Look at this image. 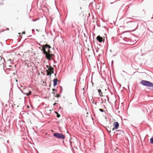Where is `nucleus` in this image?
<instances>
[{
    "label": "nucleus",
    "mask_w": 153,
    "mask_h": 153,
    "mask_svg": "<svg viewBox=\"0 0 153 153\" xmlns=\"http://www.w3.org/2000/svg\"><path fill=\"white\" fill-rule=\"evenodd\" d=\"M62 93V92L60 91L59 94H60Z\"/></svg>",
    "instance_id": "obj_41"
},
{
    "label": "nucleus",
    "mask_w": 153,
    "mask_h": 153,
    "mask_svg": "<svg viewBox=\"0 0 153 153\" xmlns=\"http://www.w3.org/2000/svg\"><path fill=\"white\" fill-rule=\"evenodd\" d=\"M4 0H0V5L3 4V3L1 2V1H3Z\"/></svg>",
    "instance_id": "obj_23"
},
{
    "label": "nucleus",
    "mask_w": 153,
    "mask_h": 153,
    "mask_svg": "<svg viewBox=\"0 0 153 153\" xmlns=\"http://www.w3.org/2000/svg\"><path fill=\"white\" fill-rule=\"evenodd\" d=\"M113 63H114V61L113 60H112L111 61V65H113Z\"/></svg>",
    "instance_id": "obj_27"
},
{
    "label": "nucleus",
    "mask_w": 153,
    "mask_h": 153,
    "mask_svg": "<svg viewBox=\"0 0 153 153\" xmlns=\"http://www.w3.org/2000/svg\"><path fill=\"white\" fill-rule=\"evenodd\" d=\"M25 34V31H23L22 32V34Z\"/></svg>",
    "instance_id": "obj_28"
},
{
    "label": "nucleus",
    "mask_w": 153,
    "mask_h": 153,
    "mask_svg": "<svg viewBox=\"0 0 153 153\" xmlns=\"http://www.w3.org/2000/svg\"><path fill=\"white\" fill-rule=\"evenodd\" d=\"M96 39L100 42H104L105 40L104 39H103L102 37H101L100 36H97Z\"/></svg>",
    "instance_id": "obj_7"
},
{
    "label": "nucleus",
    "mask_w": 153,
    "mask_h": 153,
    "mask_svg": "<svg viewBox=\"0 0 153 153\" xmlns=\"http://www.w3.org/2000/svg\"><path fill=\"white\" fill-rule=\"evenodd\" d=\"M1 45H3L2 43L1 42Z\"/></svg>",
    "instance_id": "obj_42"
},
{
    "label": "nucleus",
    "mask_w": 153,
    "mask_h": 153,
    "mask_svg": "<svg viewBox=\"0 0 153 153\" xmlns=\"http://www.w3.org/2000/svg\"><path fill=\"white\" fill-rule=\"evenodd\" d=\"M53 86L55 87L57 84V79L56 78H55L53 79Z\"/></svg>",
    "instance_id": "obj_10"
},
{
    "label": "nucleus",
    "mask_w": 153,
    "mask_h": 153,
    "mask_svg": "<svg viewBox=\"0 0 153 153\" xmlns=\"http://www.w3.org/2000/svg\"><path fill=\"white\" fill-rule=\"evenodd\" d=\"M114 129H115V128L114 127L112 129V130L114 131Z\"/></svg>",
    "instance_id": "obj_29"
},
{
    "label": "nucleus",
    "mask_w": 153,
    "mask_h": 153,
    "mask_svg": "<svg viewBox=\"0 0 153 153\" xmlns=\"http://www.w3.org/2000/svg\"><path fill=\"white\" fill-rule=\"evenodd\" d=\"M61 87V92H62V87Z\"/></svg>",
    "instance_id": "obj_30"
},
{
    "label": "nucleus",
    "mask_w": 153,
    "mask_h": 153,
    "mask_svg": "<svg viewBox=\"0 0 153 153\" xmlns=\"http://www.w3.org/2000/svg\"><path fill=\"white\" fill-rule=\"evenodd\" d=\"M54 56V54L51 53H48L46 55V58L48 60H50L53 59Z\"/></svg>",
    "instance_id": "obj_5"
},
{
    "label": "nucleus",
    "mask_w": 153,
    "mask_h": 153,
    "mask_svg": "<svg viewBox=\"0 0 153 153\" xmlns=\"http://www.w3.org/2000/svg\"><path fill=\"white\" fill-rule=\"evenodd\" d=\"M117 131H122L121 130H118Z\"/></svg>",
    "instance_id": "obj_34"
},
{
    "label": "nucleus",
    "mask_w": 153,
    "mask_h": 153,
    "mask_svg": "<svg viewBox=\"0 0 153 153\" xmlns=\"http://www.w3.org/2000/svg\"><path fill=\"white\" fill-rule=\"evenodd\" d=\"M70 143L71 144V142L70 141Z\"/></svg>",
    "instance_id": "obj_49"
},
{
    "label": "nucleus",
    "mask_w": 153,
    "mask_h": 153,
    "mask_svg": "<svg viewBox=\"0 0 153 153\" xmlns=\"http://www.w3.org/2000/svg\"><path fill=\"white\" fill-rule=\"evenodd\" d=\"M119 123L117 122H114L113 124V126L115 128V129H117L118 128L119 126Z\"/></svg>",
    "instance_id": "obj_8"
},
{
    "label": "nucleus",
    "mask_w": 153,
    "mask_h": 153,
    "mask_svg": "<svg viewBox=\"0 0 153 153\" xmlns=\"http://www.w3.org/2000/svg\"><path fill=\"white\" fill-rule=\"evenodd\" d=\"M99 5V4H97V5H96V7L97 8V6H98Z\"/></svg>",
    "instance_id": "obj_32"
},
{
    "label": "nucleus",
    "mask_w": 153,
    "mask_h": 153,
    "mask_svg": "<svg viewBox=\"0 0 153 153\" xmlns=\"http://www.w3.org/2000/svg\"><path fill=\"white\" fill-rule=\"evenodd\" d=\"M106 129L108 132L110 133L111 132L110 131L111 129L109 127H106Z\"/></svg>",
    "instance_id": "obj_12"
},
{
    "label": "nucleus",
    "mask_w": 153,
    "mask_h": 153,
    "mask_svg": "<svg viewBox=\"0 0 153 153\" xmlns=\"http://www.w3.org/2000/svg\"><path fill=\"white\" fill-rule=\"evenodd\" d=\"M151 19H153V17H152Z\"/></svg>",
    "instance_id": "obj_47"
},
{
    "label": "nucleus",
    "mask_w": 153,
    "mask_h": 153,
    "mask_svg": "<svg viewBox=\"0 0 153 153\" xmlns=\"http://www.w3.org/2000/svg\"><path fill=\"white\" fill-rule=\"evenodd\" d=\"M46 72L47 73V76H51V74H53V72Z\"/></svg>",
    "instance_id": "obj_14"
},
{
    "label": "nucleus",
    "mask_w": 153,
    "mask_h": 153,
    "mask_svg": "<svg viewBox=\"0 0 153 153\" xmlns=\"http://www.w3.org/2000/svg\"><path fill=\"white\" fill-rule=\"evenodd\" d=\"M7 30H9V28H7Z\"/></svg>",
    "instance_id": "obj_44"
},
{
    "label": "nucleus",
    "mask_w": 153,
    "mask_h": 153,
    "mask_svg": "<svg viewBox=\"0 0 153 153\" xmlns=\"http://www.w3.org/2000/svg\"><path fill=\"white\" fill-rule=\"evenodd\" d=\"M13 74H14V75H15V73H13Z\"/></svg>",
    "instance_id": "obj_43"
},
{
    "label": "nucleus",
    "mask_w": 153,
    "mask_h": 153,
    "mask_svg": "<svg viewBox=\"0 0 153 153\" xmlns=\"http://www.w3.org/2000/svg\"><path fill=\"white\" fill-rule=\"evenodd\" d=\"M55 105V104L54 103V104H53V105Z\"/></svg>",
    "instance_id": "obj_45"
},
{
    "label": "nucleus",
    "mask_w": 153,
    "mask_h": 153,
    "mask_svg": "<svg viewBox=\"0 0 153 153\" xmlns=\"http://www.w3.org/2000/svg\"><path fill=\"white\" fill-rule=\"evenodd\" d=\"M140 83L143 85L149 88H153V83L151 82L146 80H142Z\"/></svg>",
    "instance_id": "obj_1"
},
{
    "label": "nucleus",
    "mask_w": 153,
    "mask_h": 153,
    "mask_svg": "<svg viewBox=\"0 0 153 153\" xmlns=\"http://www.w3.org/2000/svg\"><path fill=\"white\" fill-rule=\"evenodd\" d=\"M19 34H20V33H19Z\"/></svg>",
    "instance_id": "obj_51"
},
{
    "label": "nucleus",
    "mask_w": 153,
    "mask_h": 153,
    "mask_svg": "<svg viewBox=\"0 0 153 153\" xmlns=\"http://www.w3.org/2000/svg\"><path fill=\"white\" fill-rule=\"evenodd\" d=\"M54 68L52 67L50 65L49 67L48 68V69H46L45 71L46 72H53V73H54Z\"/></svg>",
    "instance_id": "obj_6"
},
{
    "label": "nucleus",
    "mask_w": 153,
    "mask_h": 153,
    "mask_svg": "<svg viewBox=\"0 0 153 153\" xmlns=\"http://www.w3.org/2000/svg\"><path fill=\"white\" fill-rule=\"evenodd\" d=\"M130 39H131L127 38H124V40L127 42L128 43V41H130Z\"/></svg>",
    "instance_id": "obj_13"
},
{
    "label": "nucleus",
    "mask_w": 153,
    "mask_h": 153,
    "mask_svg": "<svg viewBox=\"0 0 153 153\" xmlns=\"http://www.w3.org/2000/svg\"><path fill=\"white\" fill-rule=\"evenodd\" d=\"M133 19V18L131 17H128L127 18V19Z\"/></svg>",
    "instance_id": "obj_24"
},
{
    "label": "nucleus",
    "mask_w": 153,
    "mask_h": 153,
    "mask_svg": "<svg viewBox=\"0 0 153 153\" xmlns=\"http://www.w3.org/2000/svg\"><path fill=\"white\" fill-rule=\"evenodd\" d=\"M99 110L100 111L102 112H104V110L103 109L101 108H100Z\"/></svg>",
    "instance_id": "obj_20"
},
{
    "label": "nucleus",
    "mask_w": 153,
    "mask_h": 153,
    "mask_svg": "<svg viewBox=\"0 0 153 153\" xmlns=\"http://www.w3.org/2000/svg\"><path fill=\"white\" fill-rule=\"evenodd\" d=\"M29 37H31L32 36V35H30V36H28Z\"/></svg>",
    "instance_id": "obj_40"
},
{
    "label": "nucleus",
    "mask_w": 153,
    "mask_h": 153,
    "mask_svg": "<svg viewBox=\"0 0 153 153\" xmlns=\"http://www.w3.org/2000/svg\"><path fill=\"white\" fill-rule=\"evenodd\" d=\"M24 122L22 120H19L16 123V126L18 128L23 129L24 128Z\"/></svg>",
    "instance_id": "obj_4"
},
{
    "label": "nucleus",
    "mask_w": 153,
    "mask_h": 153,
    "mask_svg": "<svg viewBox=\"0 0 153 153\" xmlns=\"http://www.w3.org/2000/svg\"><path fill=\"white\" fill-rule=\"evenodd\" d=\"M135 41L136 40L133 41L132 39H130V41H128V43L129 45H133L135 43Z\"/></svg>",
    "instance_id": "obj_9"
},
{
    "label": "nucleus",
    "mask_w": 153,
    "mask_h": 153,
    "mask_svg": "<svg viewBox=\"0 0 153 153\" xmlns=\"http://www.w3.org/2000/svg\"><path fill=\"white\" fill-rule=\"evenodd\" d=\"M61 96V95L60 94H56V95L55 96V97H56L57 98H59Z\"/></svg>",
    "instance_id": "obj_17"
},
{
    "label": "nucleus",
    "mask_w": 153,
    "mask_h": 153,
    "mask_svg": "<svg viewBox=\"0 0 153 153\" xmlns=\"http://www.w3.org/2000/svg\"><path fill=\"white\" fill-rule=\"evenodd\" d=\"M27 107L28 108H29V107H30L28 105H27Z\"/></svg>",
    "instance_id": "obj_33"
},
{
    "label": "nucleus",
    "mask_w": 153,
    "mask_h": 153,
    "mask_svg": "<svg viewBox=\"0 0 153 153\" xmlns=\"http://www.w3.org/2000/svg\"><path fill=\"white\" fill-rule=\"evenodd\" d=\"M52 94H53L54 95H55V93L54 92V91H53L52 93Z\"/></svg>",
    "instance_id": "obj_31"
},
{
    "label": "nucleus",
    "mask_w": 153,
    "mask_h": 153,
    "mask_svg": "<svg viewBox=\"0 0 153 153\" xmlns=\"http://www.w3.org/2000/svg\"><path fill=\"white\" fill-rule=\"evenodd\" d=\"M42 51H43V53L45 55L46 57V55H48V53L46 51L47 48H51V47L49 45L46 44L45 45H43L42 46Z\"/></svg>",
    "instance_id": "obj_3"
},
{
    "label": "nucleus",
    "mask_w": 153,
    "mask_h": 153,
    "mask_svg": "<svg viewBox=\"0 0 153 153\" xmlns=\"http://www.w3.org/2000/svg\"><path fill=\"white\" fill-rule=\"evenodd\" d=\"M19 89L20 90L21 89V88L20 87H18Z\"/></svg>",
    "instance_id": "obj_39"
},
{
    "label": "nucleus",
    "mask_w": 153,
    "mask_h": 153,
    "mask_svg": "<svg viewBox=\"0 0 153 153\" xmlns=\"http://www.w3.org/2000/svg\"><path fill=\"white\" fill-rule=\"evenodd\" d=\"M88 51H89V48H88Z\"/></svg>",
    "instance_id": "obj_50"
},
{
    "label": "nucleus",
    "mask_w": 153,
    "mask_h": 153,
    "mask_svg": "<svg viewBox=\"0 0 153 153\" xmlns=\"http://www.w3.org/2000/svg\"><path fill=\"white\" fill-rule=\"evenodd\" d=\"M52 91H55V92H57V90L56 89H54V88H53V89H52Z\"/></svg>",
    "instance_id": "obj_21"
},
{
    "label": "nucleus",
    "mask_w": 153,
    "mask_h": 153,
    "mask_svg": "<svg viewBox=\"0 0 153 153\" xmlns=\"http://www.w3.org/2000/svg\"><path fill=\"white\" fill-rule=\"evenodd\" d=\"M0 57L1 58V59H2V58L1 57V56H0Z\"/></svg>",
    "instance_id": "obj_48"
},
{
    "label": "nucleus",
    "mask_w": 153,
    "mask_h": 153,
    "mask_svg": "<svg viewBox=\"0 0 153 153\" xmlns=\"http://www.w3.org/2000/svg\"><path fill=\"white\" fill-rule=\"evenodd\" d=\"M32 33H34V31H35V30H34V29H32Z\"/></svg>",
    "instance_id": "obj_25"
},
{
    "label": "nucleus",
    "mask_w": 153,
    "mask_h": 153,
    "mask_svg": "<svg viewBox=\"0 0 153 153\" xmlns=\"http://www.w3.org/2000/svg\"><path fill=\"white\" fill-rule=\"evenodd\" d=\"M19 11L18 10H17V12H16V14H17V13H19Z\"/></svg>",
    "instance_id": "obj_35"
},
{
    "label": "nucleus",
    "mask_w": 153,
    "mask_h": 153,
    "mask_svg": "<svg viewBox=\"0 0 153 153\" xmlns=\"http://www.w3.org/2000/svg\"><path fill=\"white\" fill-rule=\"evenodd\" d=\"M20 90L21 91V92H22V93H23V91L22 90H21V89Z\"/></svg>",
    "instance_id": "obj_37"
},
{
    "label": "nucleus",
    "mask_w": 153,
    "mask_h": 153,
    "mask_svg": "<svg viewBox=\"0 0 153 153\" xmlns=\"http://www.w3.org/2000/svg\"><path fill=\"white\" fill-rule=\"evenodd\" d=\"M16 82H18V80L17 79H16Z\"/></svg>",
    "instance_id": "obj_36"
},
{
    "label": "nucleus",
    "mask_w": 153,
    "mask_h": 153,
    "mask_svg": "<svg viewBox=\"0 0 153 153\" xmlns=\"http://www.w3.org/2000/svg\"><path fill=\"white\" fill-rule=\"evenodd\" d=\"M132 22H133V21H128L127 22V23H128Z\"/></svg>",
    "instance_id": "obj_26"
},
{
    "label": "nucleus",
    "mask_w": 153,
    "mask_h": 153,
    "mask_svg": "<svg viewBox=\"0 0 153 153\" xmlns=\"http://www.w3.org/2000/svg\"><path fill=\"white\" fill-rule=\"evenodd\" d=\"M97 102H95V105H96V104H97Z\"/></svg>",
    "instance_id": "obj_38"
},
{
    "label": "nucleus",
    "mask_w": 153,
    "mask_h": 153,
    "mask_svg": "<svg viewBox=\"0 0 153 153\" xmlns=\"http://www.w3.org/2000/svg\"><path fill=\"white\" fill-rule=\"evenodd\" d=\"M150 143L151 144H153V137H152L150 139Z\"/></svg>",
    "instance_id": "obj_15"
},
{
    "label": "nucleus",
    "mask_w": 153,
    "mask_h": 153,
    "mask_svg": "<svg viewBox=\"0 0 153 153\" xmlns=\"http://www.w3.org/2000/svg\"><path fill=\"white\" fill-rule=\"evenodd\" d=\"M98 91L99 93V94L100 95V96H103V95L102 94V92L101 90L100 89H98Z\"/></svg>",
    "instance_id": "obj_11"
},
{
    "label": "nucleus",
    "mask_w": 153,
    "mask_h": 153,
    "mask_svg": "<svg viewBox=\"0 0 153 153\" xmlns=\"http://www.w3.org/2000/svg\"><path fill=\"white\" fill-rule=\"evenodd\" d=\"M46 67L44 68V69H46L47 68H48H48H49V66H48V65H46Z\"/></svg>",
    "instance_id": "obj_22"
},
{
    "label": "nucleus",
    "mask_w": 153,
    "mask_h": 153,
    "mask_svg": "<svg viewBox=\"0 0 153 153\" xmlns=\"http://www.w3.org/2000/svg\"><path fill=\"white\" fill-rule=\"evenodd\" d=\"M53 136L59 139H64L65 138V136L62 133H55L53 134Z\"/></svg>",
    "instance_id": "obj_2"
},
{
    "label": "nucleus",
    "mask_w": 153,
    "mask_h": 153,
    "mask_svg": "<svg viewBox=\"0 0 153 153\" xmlns=\"http://www.w3.org/2000/svg\"><path fill=\"white\" fill-rule=\"evenodd\" d=\"M134 25L136 26V25H137V27H136V28L134 30H132V31H135V30H136L138 28V25L136 23H135Z\"/></svg>",
    "instance_id": "obj_18"
},
{
    "label": "nucleus",
    "mask_w": 153,
    "mask_h": 153,
    "mask_svg": "<svg viewBox=\"0 0 153 153\" xmlns=\"http://www.w3.org/2000/svg\"><path fill=\"white\" fill-rule=\"evenodd\" d=\"M56 114H57V115H56V117H57V118H59V117H60V115L59 114L58 112H55Z\"/></svg>",
    "instance_id": "obj_16"
},
{
    "label": "nucleus",
    "mask_w": 153,
    "mask_h": 153,
    "mask_svg": "<svg viewBox=\"0 0 153 153\" xmlns=\"http://www.w3.org/2000/svg\"><path fill=\"white\" fill-rule=\"evenodd\" d=\"M48 49V50H47V52L48 53H51V51L50 50V48H47Z\"/></svg>",
    "instance_id": "obj_19"
},
{
    "label": "nucleus",
    "mask_w": 153,
    "mask_h": 153,
    "mask_svg": "<svg viewBox=\"0 0 153 153\" xmlns=\"http://www.w3.org/2000/svg\"><path fill=\"white\" fill-rule=\"evenodd\" d=\"M74 81H75V79H74Z\"/></svg>",
    "instance_id": "obj_46"
}]
</instances>
